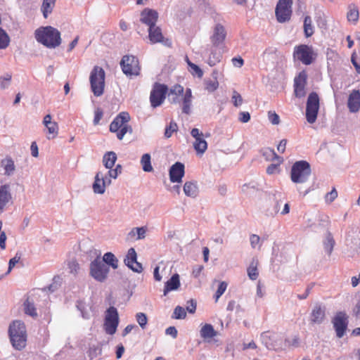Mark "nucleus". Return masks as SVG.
I'll return each mask as SVG.
<instances>
[{
	"mask_svg": "<svg viewBox=\"0 0 360 360\" xmlns=\"http://www.w3.org/2000/svg\"><path fill=\"white\" fill-rule=\"evenodd\" d=\"M8 336L13 347L21 351L27 345V334L25 325L20 321H13L8 328Z\"/></svg>",
	"mask_w": 360,
	"mask_h": 360,
	"instance_id": "nucleus-1",
	"label": "nucleus"
},
{
	"mask_svg": "<svg viewBox=\"0 0 360 360\" xmlns=\"http://www.w3.org/2000/svg\"><path fill=\"white\" fill-rule=\"evenodd\" d=\"M36 40L49 49L58 46L61 43L60 32L51 27H41L34 32Z\"/></svg>",
	"mask_w": 360,
	"mask_h": 360,
	"instance_id": "nucleus-2",
	"label": "nucleus"
},
{
	"mask_svg": "<svg viewBox=\"0 0 360 360\" xmlns=\"http://www.w3.org/2000/svg\"><path fill=\"white\" fill-rule=\"evenodd\" d=\"M130 115L127 112H121L112 120L110 124L109 130L116 134L119 140H122L127 133L133 132L132 127L128 124Z\"/></svg>",
	"mask_w": 360,
	"mask_h": 360,
	"instance_id": "nucleus-3",
	"label": "nucleus"
},
{
	"mask_svg": "<svg viewBox=\"0 0 360 360\" xmlns=\"http://www.w3.org/2000/svg\"><path fill=\"white\" fill-rule=\"evenodd\" d=\"M311 172V166L307 161H297L291 167V181L295 184H303L307 181Z\"/></svg>",
	"mask_w": 360,
	"mask_h": 360,
	"instance_id": "nucleus-4",
	"label": "nucleus"
},
{
	"mask_svg": "<svg viewBox=\"0 0 360 360\" xmlns=\"http://www.w3.org/2000/svg\"><path fill=\"white\" fill-rule=\"evenodd\" d=\"M105 73L99 66H94L91 72L89 81L91 89L95 96H100L104 92Z\"/></svg>",
	"mask_w": 360,
	"mask_h": 360,
	"instance_id": "nucleus-5",
	"label": "nucleus"
},
{
	"mask_svg": "<svg viewBox=\"0 0 360 360\" xmlns=\"http://www.w3.org/2000/svg\"><path fill=\"white\" fill-rule=\"evenodd\" d=\"M316 56L317 54L311 46L300 44L295 46L294 48V59L301 62L305 65H309L313 63L315 61Z\"/></svg>",
	"mask_w": 360,
	"mask_h": 360,
	"instance_id": "nucleus-6",
	"label": "nucleus"
},
{
	"mask_svg": "<svg viewBox=\"0 0 360 360\" xmlns=\"http://www.w3.org/2000/svg\"><path fill=\"white\" fill-rule=\"evenodd\" d=\"M120 66L124 74L128 77L138 76L140 74L139 61L134 56H123L120 62Z\"/></svg>",
	"mask_w": 360,
	"mask_h": 360,
	"instance_id": "nucleus-7",
	"label": "nucleus"
},
{
	"mask_svg": "<svg viewBox=\"0 0 360 360\" xmlns=\"http://www.w3.org/2000/svg\"><path fill=\"white\" fill-rule=\"evenodd\" d=\"M319 110V97L317 93L309 94L306 107V119L310 124L316 122Z\"/></svg>",
	"mask_w": 360,
	"mask_h": 360,
	"instance_id": "nucleus-8",
	"label": "nucleus"
},
{
	"mask_svg": "<svg viewBox=\"0 0 360 360\" xmlns=\"http://www.w3.org/2000/svg\"><path fill=\"white\" fill-rule=\"evenodd\" d=\"M168 93L167 85L160 83H155L150 94V102L153 108L161 105L165 100Z\"/></svg>",
	"mask_w": 360,
	"mask_h": 360,
	"instance_id": "nucleus-9",
	"label": "nucleus"
},
{
	"mask_svg": "<svg viewBox=\"0 0 360 360\" xmlns=\"http://www.w3.org/2000/svg\"><path fill=\"white\" fill-rule=\"evenodd\" d=\"M292 0H279L277 3L275 14L278 22L283 23L290 20L292 13Z\"/></svg>",
	"mask_w": 360,
	"mask_h": 360,
	"instance_id": "nucleus-10",
	"label": "nucleus"
},
{
	"mask_svg": "<svg viewBox=\"0 0 360 360\" xmlns=\"http://www.w3.org/2000/svg\"><path fill=\"white\" fill-rule=\"evenodd\" d=\"M108 267L98 257L90 264V275L99 282L104 281L108 274Z\"/></svg>",
	"mask_w": 360,
	"mask_h": 360,
	"instance_id": "nucleus-11",
	"label": "nucleus"
},
{
	"mask_svg": "<svg viewBox=\"0 0 360 360\" xmlns=\"http://www.w3.org/2000/svg\"><path fill=\"white\" fill-rule=\"evenodd\" d=\"M119 324V316L117 310L114 307H109L106 311L104 321V329L106 333L113 335L117 330Z\"/></svg>",
	"mask_w": 360,
	"mask_h": 360,
	"instance_id": "nucleus-12",
	"label": "nucleus"
},
{
	"mask_svg": "<svg viewBox=\"0 0 360 360\" xmlns=\"http://www.w3.org/2000/svg\"><path fill=\"white\" fill-rule=\"evenodd\" d=\"M333 327L336 332V335L339 338L343 337L347 328V316L344 311L338 312L334 316L333 321Z\"/></svg>",
	"mask_w": 360,
	"mask_h": 360,
	"instance_id": "nucleus-13",
	"label": "nucleus"
},
{
	"mask_svg": "<svg viewBox=\"0 0 360 360\" xmlns=\"http://www.w3.org/2000/svg\"><path fill=\"white\" fill-rule=\"evenodd\" d=\"M191 134L195 139L193 143L195 150L198 154L202 155L207 149V143L204 139L202 132L197 128H193Z\"/></svg>",
	"mask_w": 360,
	"mask_h": 360,
	"instance_id": "nucleus-14",
	"label": "nucleus"
},
{
	"mask_svg": "<svg viewBox=\"0 0 360 360\" xmlns=\"http://www.w3.org/2000/svg\"><path fill=\"white\" fill-rule=\"evenodd\" d=\"M307 75L305 71H302L294 80V94L297 98L305 96V86L307 84Z\"/></svg>",
	"mask_w": 360,
	"mask_h": 360,
	"instance_id": "nucleus-15",
	"label": "nucleus"
},
{
	"mask_svg": "<svg viewBox=\"0 0 360 360\" xmlns=\"http://www.w3.org/2000/svg\"><path fill=\"white\" fill-rule=\"evenodd\" d=\"M148 37L152 44L162 43L164 45L170 47L172 46V41L169 39H165L161 29L153 25L148 29Z\"/></svg>",
	"mask_w": 360,
	"mask_h": 360,
	"instance_id": "nucleus-16",
	"label": "nucleus"
},
{
	"mask_svg": "<svg viewBox=\"0 0 360 360\" xmlns=\"http://www.w3.org/2000/svg\"><path fill=\"white\" fill-rule=\"evenodd\" d=\"M124 262V264L134 272L141 273L143 271L141 264L137 262L136 252L133 248H131L128 250Z\"/></svg>",
	"mask_w": 360,
	"mask_h": 360,
	"instance_id": "nucleus-17",
	"label": "nucleus"
},
{
	"mask_svg": "<svg viewBox=\"0 0 360 360\" xmlns=\"http://www.w3.org/2000/svg\"><path fill=\"white\" fill-rule=\"evenodd\" d=\"M226 37V32L224 27L221 24H217L214 29L213 33L210 37V41L212 46L215 48L223 44Z\"/></svg>",
	"mask_w": 360,
	"mask_h": 360,
	"instance_id": "nucleus-18",
	"label": "nucleus"
},
{
	"mask_svg": "<svg viewBox=\"0 0 360 360\" xmlns=\"http://www.w3.org/2000/svg\"><path fill=\"white\" fill-rule=\"evenodd\" d=\"M184 174V165L180 162H176L169 169V179L172 183H180Z\"/></svg>",
	"mask_w": 360,
	"mask_h": 360,
	"instance_id": "nucleus-19",
	"label": "nucleus"
},
{
	"mask_svg": "<svg viewBox=\"0 0 360 360\" xmlns=\"http://www.w3.org/2000/svg\"><path fill=\"white\" fill-rule=\"evenodd\" d=\"M43 124L47 129V139H55L58 134V124L56 122L52 121V117L51 115H46L43 120Z\"/></svg>",
	"mask_w": 360,
	"mask_h": 360,
	"instance_id": "nucleus-20",
	"label": "nucleus"
},
{
	"mask_svg": "<svg viewBox=\"0 0 360 360\" xmlns=\"http://www.w3.org/2000/svg\"><path fill=\"white\" fill-rule=\"evenodd\" d=\"M158 18V13L155 10L150 8H145L141 13V22L148 25L149 27L155 25Z\"/></svg>",
	"mask_w": 360,
	"mask_h": 360,
	"instance_id": "nucleus-21",
	"label": "nucleus"
},
{
	"mask_svg": "<svg viewBox=\"0 0 360 360\" xmlns=\"http://www.w3.org/2000/svg\"><path fill=\"white\" fill-rule=\"evenodd\" d=\"M347 105L351 112H356L360 109V92L353 90L349 96Z\"/></svg>",
	"mask_w": 360,
	"mask_h": 360,
	"instance_id": "nucleus-22",
	"label": "nucleus"
},
{
	"mask_svg": "<svg viewBox=\"0 0 360 360\" xmlns=\"http://www.w3.org/2000/svg\"><path fill=\"white\" fill-rule=\"evenodd\" d=\"M325 309L321 305H316L311 311L310 321L313 324H320L325 319Z\"/></svg>",
	"mask_w": 360,
	"mask_h": 360,
	"instance_id": "nucleus-23",
	"label": "nucleus"
},
{
	"mask_svg": "<svg viewBox=\"0 0 360 360\" xmlns=\"http://www.w3.org/2000/svg\"><path fill=\"white\" fill-rule=\"evenodd\" d=\"M92 188L95 193L103 194L105 193V181L103 179V174L101 172H98L96 174Z\"/></svg>",
	"mask_w": 360,
	"mask_h": 360,
	"instance_id": "nucleus-24",
	"label": "nucleus"
},
{
	"mask_svg": "<svg viewBox=\"0 0 360 360\" xmlns=\"http://www.w3.org/2000/svg\"><path fill=\"white\" fill-rule=\"evenodd\" d=\"M200 334L201 338L205 341H210L212 338L217 335V332L214 330L212 325L205 323L200 329Z\"/></svg>",
	"mask_w": 360,
	"mask_h": 360,
	"instance_id": "nucleus-25",
	"label": "nucleus"
},
{
	"mask_svg": "<svg viewBox=\"0 0 360 360\" xmlns=\"http://www.w3.org/2000/svg\"><path fill=\"white\" fill-rule=\"evenodd\" d=\"M11 195L9 192V186L3 185L0 187V210H3L11 200Z\"/></svg>",
	"mask_w": 360,
	"mask_h": 360,
	"instance_id": "nucleus-26",
	"label": "nucleus"
},
{
	"mask_svg": "<svg viewBox=\"0 0 360 360\" xmlns=\"http://www.w3.org/2000/svg\"><path fill=\"white\" fill-rule=\"evenodd\" d=\"M180 286L179 276L177 274H174L172 278L165 283L164 288V294L166 295L168 292L174 290Z\"/></svg>",
	"mask_w": 360,
	"mask_h": 360,
	"instance_id": "nucleus-27",
	"label": "nucleus"
},
{
	"mask_svg": "<svg viewBox=\"0 0 360 360\" xmlns=\"http://www.w3.org/2000/svg\"><path fill=\"white\" fill-rule=\"evenodd\" d=\"M192 92L191 89H186L183 97L182 112L186 115L191 112Z\"/></svg>",
	"mask_w": 360,
	"mask_h": 360,
	"instance_id": "nucleus-28",
	"label": "nucleus"
},
{
	"mask_svg": "<svg viewBox=\"0 0 360 360\" xmlns=\"http://www.w3.org/2000/svg\"><path fill=\"white\" fill-rule=\"evenodd\" d=\"M184 192L188 197H195L198 193L197 184L194 181H186L184 186Z\"/></svg>",
	"mask_w": 360,
	"mask_h": 360,
	"instance_id": "nucleus-29",
	"label": "nucleus"
},
{
	"mask_svg": "<svg viewBox=\"0 0 360 360\" xmlns=\"http://www.w3.org/2000/svg\"><path fill=\"white\" fill-rule=\"evenodd\" d=\"M184 87L180 84H175L168 89L169 96H173L172 98V103H176L179 102V96H182L184 94Z\"/></svg>",
	"mask_w": 360,
	"mask_h": 360,
	"instance_id": "nucleus-30",
	"label": "nucleus"
},
{
	"mask_svg": "<svg viewBox=\"0 0 360 360\" xmlns=\"http://www.w3.org/2000/svg\"><path fill=\"white\" fill-rule=\"evenodd\" d=\"M24 311L27 315L36 318L37 316V309L35 308L34 303L29 297L26 299L23 304Z\"/></svg>",
	"mask_w": 360,
	"mask_h": 360,
	"instance_id": "nucleus-31",
	"label": "nucleus"
},
{
	"mask_svg": "<svg viewBox=\"0 0 360 360\" xmlns=\"http://www.w3.org/2000/svg\"><path fill=\"white\" fill-rule=\"evenodd\" d=\"M221 53L217 51L215 48L212 49L207 59V63L211 67L214 66L221 61Z\"/></svg>",
	"mask_w": 360,
	"mask_h": 360,
	"instance_id": "nucleus-32",
	"label": "nucleus"
},
{
	"mask_svg": "<svg viewBox=\"0 0 360 360\" xmlns=\"http://www.w3.org/2000/svg\"><path fill=\"white\" fill-rule=\"evenodd\" d=\"M304 34L307 38L311 37L314 33V28L312 25V20L309 15H306L304 19Z\"/></svg>",
	"mask_w": 360,
	"mask_h": 360,
	"instance_id": "nucleus-33",
	"label": "nucleus"
},
{
	"mask_svg": "<svg viewBox=\"0 0 360 360\" xmlns=\"http://www.w3.org/2000/svg\"><path fill=\"white\" fill-rule=\"evenodd\" d=\"M262 155L264 157L265 160L267 161H279V163H282L283 159L278 156L274 149L270 148H265L262 152Z\"/></svg>",
	"mask_w": 360,
	"mask_h": 360,
	"instance_id": "nucleus-34",
	"label": "nucleus"
},
{
	"mask_svg": "<svg viewBox=\"0 0 360 360\" xmlns=\"http://www.w3.org/2000/svg\"><path fill=\"white\" fill-rule=\"evenodd\" d=\"M348 9L349 11L347 14L348 21L356 23L359 17L358 7L355 4H352L349 6Z\"/></svg>",
	"mask_w": 360,
	"mask_h": 360,
	"instance_id": "nucleus-35",
	"label": "nucleus"
},
{
	"mask_svg": "<svg viewBox=\"0 0 360 360\" xmlns=\"http://www.w3.org/2000/svg\"><path fill=\"white\" fill-rule=\"evenodd\" d=\"M117 160V155L115 153L110 151L106 153L103 158V162L105 167L108 169H111Z\"/></svg>",
	"mask_w": 360,
	"mask_h": 360,
	"instance_id": "nucleus-36",
	"label": "nucleus"
},
{
	"mask_svg": "<svg viewBox=\"0 0 360 360\" xmlns=\"http://www.w3.org/2000/svg\"><path fill=\"white\" fill-rule=\"evenodd\" d=\"M1 166L5 170L4 174L8 176L12 174L15 169L14 162L11 158H6V159L2 160Z\"/></svg>",
	"mask_w": 360,
	"mask_h": 360,
	"instance_id": "nucleus-37",
	"label": "nucleus"
},
{
	"mask_svg": "<svg viewBox=\"0 0 360 360\" xmlns=\"http://www.w3.org/2000/svg\"><path fill=\"white\" fill-rule=\"evenodd\" d=\"M258 261L257 259H253L250 266L248 268V275L250 279L255 281L258 278L259 271L257 269Z\"/></svg>",
	"mask_w": 360,
	"mask_h": 360,
	"instance_id": "nucleus-38",
	"label": "nucleus"
},
{
	"mask_svg": "<svg viewBox=\"0 0 360 360\" xmlns=\"http://www.w3.org/2000/svg\"><path fill=\"white\" fill-rule=\"evenodd\" d=\"M102 262L112 266L114 269L118 267V260L112 252H109L104 254Z\"/></svg>",
	"mask_w": 360,
	"mask_h": 360,
	"instance_id": "nucleus-39",
	"label": "nucleus"
},
{
	"mask_svg": "<svg viewBox=\"0 0 360 360\" xmlns=\"http://www.w3.org/2000/svg\"><path fill=\"white\" fill-rule=\"evenodd\" d=\"M146 231L147 228L145 226L136 227L131 230V231L129 233V236L133 238L135 237V236H137L136 238V240L143 239L146 237Z\"/></svg>",
	"mask_w": 360,
	"mask_h": 360,
	"instance_id": "nucleus-40",
	"label": "nucleus"
},
{
	"mask_svg": "<svg viewBox=\"0 0 360 360\" xmlns=\"http://www.w3.org/2000/svg\"><path fill=\"white\" fill-rule=\"evenodd\" d=\"M11 43L8 34L0 27V50L7 49Z\"/></svg>",
	"mask_w": 360,
	"mask_h": 360,
	"instance_id": "nucleus-41",
	"label": "nucleus"
},
{
	"mask_svg": "<svg viewBox=\"0 0 360 360\" xmlns=\"http://www.w3.org/2000/svg\"><path fill=\"white\" fill-rule=\"evenodd\" d=\"M150 159V155L148 153H146L141 157V164L144 172H150L153 170Z\"/></svg>",
	"mask_w": 360,
	"mask_h": 360,
	"instance_id": "nucleus-42",
	"label": "nucleus"
},
{
	"mask_svg": "<svg viewBox=\"0 0 360 360\" xmlns=\"http://www.w3.org/2000/svg\"><path fill=\"white\" fill-rule=\"evenodd\" d=\"M54 6V2L44 0L41 9L45 18H47L48 15L52 12Z\"/></svg>",
	"mask_w": 360,
	"mask_h": 360,
	"instance_id": "nucleus-43",
	"label": "nucleus"
},
{
	"mask_svg": "<svg viewBox=\"0 0 360 360\" xmlns=\"http://www.w3.org/2000/svg\"><path fill=\"white\" fill-rule=\"evenodd\" d=\"M219 86V82L217 79H206L205 81V88L209 92L214 91Z\"/></svg>",
	"mask_w": 360,
	"mask_h": 360,
	"instance_id": "nucleus-44",
	"label": "nucleus"
},
{
	"mask_svg": "<svg viewBox=\"0 0 360 360\" xmlns=\"http://www.w3.org/2000/svg\"><path fill=\"white\" fill-rule=\"evenodd\" d=\"M177 124L174 121H171L169 122V126H167L165 129V136L166 138H170L172 136L173 133L177 131Z\"/></svg>",
	"mask_w": 360,
	"mask_h": 360,
	"instance_id": "nucleus-45",
	"label": "nucleus"
},
{
	"mask_svg": "<svg viewBox=\"0 0 360 360\" xmlns=\"http://www.w3.org/2000/svg\"><path fill=\"white\" fill-rule=\"evenodd\" d=\"M186 316V312L184 308L177 306L174 311L172 318L176 319H183Z\"/></svg>",
	"mask_w": 360,
	"mask_h": 360,
	"instance_id": "nucleus-46",
	"label": "nucleus"
},
{
	"mask_svg": "<svg viewBox=\"0 0 360 360\" xmlns=\"http://www.w3.org/2000/svg\"><path fill=\"white\" fill-rule=\"evenodd\" d=\"M227 283L225 281L220 282L218 288L215 292V302H217L219 297L224 293L227 288Z\"/></svg>",
	"mask_w": 360,
	"mask_h": 360,
	"instance_id": "nucleus-47",
	"label": "nucleus"
},
{
	"mask_svg": "<svg viewBox=\"0 0 360 360\" xmlns=\"http://www.w3.org/2000/svg\"><path fill=\"white\" fill-rule=\"evenodd\" d=\"M136 321L139 326L143 329L146 328V326L148 322V318L144 313L139 312L136 315Z\"/></svg>",
	"mask_w": 360,
	"mask_h": 360,
	"instance_id": "nucleus-48",
	"label": "nucleus"
},
{
	"mask_svg": "<svg viewBox=\"0 0 360 360\" xmlns=\"http://www.w3.org/2000/svg\"><path fill=\"white\" fill-rule=\"evenodd\" d=\"M338 197V191L335 188H333L330 192H328L325 195V201L326 203H331L333 202Z\"/></svg>",
	"mask_w": 360,
	"mask_h": 360,
	"instance_id": "nucleus-49",
	"label": "nucleus"
},
{
	"mask_svg": "<svg viewBox=\"0 0 360 360\" xmlns=\"http://www.w3.org/2000/svg\"><path fill=\"white\" fill-rule=\"evenodd\" d=\"M68 269L71 274H76L79 269V265L75 259L69 261L68 263Z\"/></svg>",
	"mask_w": 360,
	"mask_h": 360,
	"instance_id": "nucleus-50",
	"label": "nucleus"
},
{
	"mask_svg": "<svg viewBox=\"0 0 360 360\" xmlns=\"http://www.w3.org/2000/svg\"><path fill=\"white\" fill-rule=\"evenodd\" d=\"M231 99H232V102H233V105L236 107H238L243 103V98H242L241 95L236 91H234L233 92V96H232Z\"/></svg>",
	"mask_w": 360,
	"mask_h": 360,
	"instance_id": "nucleus-51",
	"label": "nucleus"
},
{
	"mask_svg": "<svg viewBox=\"0 0 360 360\" xmlns=\"http://www.w3.org/2000/svg\"><path fill=\"white\" fill-rule=\"evenodd\" d=\"M276 164H271L266 168V173L268 174H273L279 172V165L281 163H279V161H277Z\"/></svg>",
	"mask_w": 360,
	"mask_h": 360,
	"instance_id": "nucleus-52",
	"label": "nucleus"
},
{
	"mask_svg": "<svg viewBox=\"0 0 360 360\" xmlns=\"http://www.w3.org/2000/svg\"><path fill=\"white\" fill-rule=\"evenodd\" d=\"M268 117L273 124H278L280 122L279 116L275 112L269 111L268 112Z\"/></svg>",
	"mask_w": 360,
	"mask_h": 360,
	"instance_id": "nucleus-53",
	"label": "nucleus"
},
{
	"mask_svg": "<svg viewBox=\"0 0 360 360\" xmlns=\"http://www.w3.org/2000/svg\"><path fill=\"white\" fill-rule=\"evenodd\" d=\"M11 75L8 73L1 77V86L2 89H5L8 86V83L11 80Z\"/></svg>",
	"mask_w": 360,
	"mask_h": 360,
	"instance_id": "nucleus-54",
	"label": "nucleus"
},
{
	"mask_svg": "<svg viewBox=\"0 0 360 360\" xmlns=\"http://www.w3.org/2000/svg\"><path fill=\"white\" fill-rule=\"evenodd\" d=\"M103 112L101 108H98L95 110L94 118V124L95 125H97L99 123L100 120L103 117Z\"/></svg>",
	"mask_w": 360,
	"mask_h": 360,
	"instance_id": "nucleus-55",
	"label": "nucleus"
},
{
	"mask_svg": "<svg viewBox=\"0 0 360 360\" xmlns=\"http://www.w3.org/2000/svg\"><path fill=\"white\" fill-rule=\"evenodd\" d=\"M250 241L252 248H256V247L259 244L260 238L256 234H252L250 238Z\"/></svg>",
	"mask_w": 360,
	"mask_h": 360,
	"instance_id": "nucleus-56",
	"label": "nucleus"
},
{
	"mask_svg": "<svg viewBox=\"0 0 360 360\" xmlns=\"http://www.w3.org/2000/svg\"><path fill=\"white\" fill-rule=\"evenodd\" d=\"M238 120L242 123H246L250 120V115L248 112H240Z\"/></svg>",
	"mask_w": 360,
	"mask_h": 360,
	"instance_id": "nucleus-57",
	"label": "nucleus"
},
{
	"mask_svg": "<svg viewBox=\"0 0 360 360\" xmlns=\"http://www.w3.org/2000/svg\"><path fill=\"white\" fill-rule=\"evenodd\" d=\"M186 310L191 314L195 313L196 310V302L193 300H191L188 302Z\"/></svg>",
	"mask_w": 360,
	"mask_h": 360,
	"instance_id": "nucleus-58",
	"label": "nucleus"
},
{
	"mask_svg": "<svg viewBox=\"0 0 360 360\" xmlns=\"http://www.w3.org/2000/svg\"><path fill=\"white\" fill-rule=\"evenodd\" d=\"M334 244H335V241H334L333 238L330 236H328V237L327 238V243H326V248H328V252L329 254L331 253L333 246H334Z\"/></svg>",
	"mask_w": 360,
	"mask_h": 360,
	"instance_id": "nucleus-59",
	"label": "nucleus"
},
{
	"mask_svg": "<svg viewBox=\"0 0 360 360\" xmlns=\"http://www.w3.org/2000/svg\"><path fill=\"white\" fill-rule=\"evenodd\" d=\"M165 333L167 335H171L173 338H176L177 337V330L174 326H169L165 330Z\"/></svg>",
	"mask_w": 360,
	"mask_h": 360,
	"instance_id": "nucleus-60",
	"label": "nucleus"
},
{
	"mask_svg": "<svg viewBox=\"0 0 360 360\" xmlns=\"http://www.w3.org/2000/svg\"><path fill=\"white\" fill-rule=\"evenodd\" d=\"M233 65L235 67L240 68L244 64V60L241 57H235L232 58Z\"/></svg>",
	"mask_w": 360,
	"mask_h": 360,
	"instance_id": "nucleus-61",
	"label": "nucleus"
},
{
	"mask_svg": "<svg viewBox=\"0 0 360 360\" xmlns=\"http://www.w3.org/2000/svg\"><path fill=\"white\" fill-rule=\"evenodd\" d=\"M188 65L191 67V68L195 71V72L198 75L199 77H201L203 75L202 70L195 64L192 63L191 62H188Z\"/></svg>",
	"mask_w": 360,
	"mask_h": 360,
	"instance_id": "nucleus-62",
	"label": "nucleus"
},
{
	"mask_svg": "<svg viewBox=\"0 0 360 360\" xmlns=\"http://www.w3.org/2000/svg\"><path fill=\"white\" fill-rule=\"evenodd\" d=\"M286 144H287V140L282 139L277 146L278 151L281 153H283L285 150Z\"/></svg>",
	"mask_w": 360,
	"mask_h": 360,
	"instance_id": "nucleus-63",
	"label": "nucleus"
},
{
	"mask_svg": "<svg viewBox=\"0 0 360 360\" xmlns=\"http://www.w3.org/2000/svg\"><path fill=\"white\" fill-rule=\"evenodd\" d=\"M31 154L33 157L37 158L39 155L38 146L36 142H32L30 146Z\"/></svg>",
	"mask_w": 360,
	"mask_h": 360,
	"instance_id": "nucleus-64",
	"label": "nucleus"
}]
</instances>
